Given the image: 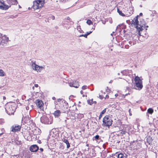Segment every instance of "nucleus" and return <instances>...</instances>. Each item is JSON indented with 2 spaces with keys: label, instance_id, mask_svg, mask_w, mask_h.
Returning <instances> with one entry per match:
<instances>
[{
  "label": "nucleus",
  "instance_id": "f257e3e1",
  "mask_svg": "<svg viewBox=\"0 0 158 158\" xmlns=\"http://www.w3.org/2000/svg\"><path fill=\"white\" fill-rule=\"evenodd\" d=\"M142 23L141 21L139 22L138 20V17H135L131 21L132 24L135 25V27L139 32V36L141 35L140 31L143 30V27H145V22L143 21Z\"/></svg>",
  "mask_w": 158,
  "mask_h": 158
},
{
  "label": "nucleus",
  "instance_id": "f03ea898",
  "mask_svg": "<svg viewBox=\"0 0 158 158\" xmlns=\"http://www.w3.org/2000/svg\"><path fill=\"white\" fill-rule=\"evenodd\" d=\"M31 66L32 69L35 71L37 72H40L41 71L44 69L45 68V66H39L37 65L35 62L31 61Z\"/></svg>",
  "mask_w": 158,
  "mask_h": 158
},
{
  "label": "nucleus",
  "instance_id": "7ed1b4c3",
  "mask_svg": "<svg viewBox=\"0 0 158 158\" xmlns=\"http://www.w3.org/2000/svg\"><path fill=\"white\" fill-rule=\"evenodd\" d=\"M135 85L137 88V89L141 90L143 88V82L142 80L138 76H136L135 78Z\"/></svg>",
  "mask_w": 158,
  "mask_h": 158
},
{
  "label": "nucleus",
  "instance_id": "20e7f679",
  "mask_svg": "<svg viewBox=\"0 0 158 158\" xmlns=\"http://www.w3.org/2000/svg\"><path fill=\"white\" fill-rule=\"evenodd\" d=\"M44 0H38L33 2V8L34 9H37L42 7L44 5Z\"/></svg>",
  "mask_w": 158,
  "mask_h": 158
},
{
  "label": "nucleus",
  "instance_id": "39448f33",
  "mask_svg": "<svg viewBox=\"0 0 158 158\" xmlns=\"http://www.w3.org/2000/svg\"><path fill=\"white\" fill-rule=\"evenodd\" d=\"M41 122L45 124H51L52 123V120L51 119H49L48 117L46 115H43L40 118Z\"/></svg>",
  "mask_w": 158,
  "mask_h": 158
},
{
  "label": "nucleus",
  "instance_id": "423d86ee",
  "mask_svg": "<svg viewBox=\"0 0 158 158\" xmlns=\"http://www.w3.org/2000/svg\"><path fill=\"white\" fill-rule=\"evenodd\" d=\"M104 125L106 126H110L112 124V121L108 115L105 116L103 119Z\"/></svg>",
  "mask_w": 158,
  "mask_h": 158
},
{
  "label": "nucleus",
  "instance_id": "0eeeda50",
  "mask_svg": "<svg viewBox=\"0 0 158 158\" xmlns=\"http://www.w3.org/2000/svg\"><path fill=\"white\" fill-rule=\"evenodd\" d=\"M35 103L36 106L40 110H43L44 103L41 100L37 99L35 101Z\"/></svg>",
  "mask_w": 158,
  "mask_h": 158
},
{
  "label": "nucleus",
  "instance_id": "6e6552de",
  "mask_svg": "<svg viewBox=\"0 0 158 158\" xmlns=\"http://www.w3.org/2000/svg\"><path fill=\"white\" fill-rule=\"evenodd\" d=\"M68 84L70 87L77 88L79 86L78 82L76 81L72 80L70 82L69 81Z\"/></svg>",
  "mask_w": 158,
  "mask_h": 158
},
{
  "label": "nucleus",
  "instance_id": "1a4fd4ad",
  "mask_svg": "<svg viewBox=\"0 0 158 158\" xmlns=\"http://www.w3.org/2000/svg\"><path fill=\"white\" fill-rule=\"evenodd\" d=\"M38 149V147L36 145H33L31 146L30 149L31 152H35L37 151Z\"/></svg>",
  "mask_w": 158,
  "mask_h": 158
},
{
  "label": "nucleus",
  "instance_id": "9d476101",
  "mask_svg": "<svg viewBox=\"0 0 158 158\" xmlns=\"http://www.w3.org/2000/svg\"><path fill=\"white\" fill-rule=\"evenodd\" d=\"M20 126L19 125L13 126L12 127L11 131L13 132H15L20 130Z\"/></svg>",
  "mask_w": 158,
  "mask_h": 158
},
{
  "label": "nucleus",
  "instance_id": "9b49d317",
  "mask_svg": "<svg viewBox=\"0 0 158 158\" xmlns=\"http://www.w3.org/2000/svg\"><path fill=\"white\" fill-rule=\"evenodd\" d=\"M2 6H0V8L3 10H6L9 8L8 5L5 4L3 3V4H2Z\"/></svg>",
  "mask_w": 158,
  "mask_h": 158
},
{
  "label": "nucleus",
  "instance_id": "f8f14e48",
  "mask_svg": "<svg viewBox=\"0 0 158 158\" xmlns=\"http://www.w3.org/2000/svg\"><path fill=\"white\" fill-rule=\"evenodd\" d=\"M40 133H41V131L39 128H37L36 129H35L33 132V133L35 135H36L37 134H39Z\"/></svg>",
  "mask_w": 158,
  "mask_h": 158
},
{
  "label": "nucleus",
  "instance_id": "ddd939ff",
  "mask_svg": "<svg viewBox=\"0 0 158 158\" xmlns=\"http://www.w3.org/2000/svg\"><path fill=\"white\" fill-rule=\"evenodd\" d=\"M60 112L59 110H56L55 111L54 113V115L56 117H59L60 116Z\"/></svg>",
  "mask_w": 158,
  "mask_h": 158
},
{
  "label": "nucleus",
  "instance_id": "4468645a",
  "mask_svg": "<svg viewBox=\"0 0 158 158\" xmlns=\"http://www.w3.org/2000/svg\"><path fill=\"white\" fill-rule=\"evenodd\" d=\"M63 141L66 144L67 148H69L70 147V144H69V142H68V140L66 139H64L63 140Z\"/></svg>",
  "mask_w": 158,
  "mask_h": 158
},
{
  "label": "nucleus",
  "instance_id": "2eb2a0df",
  "mask_svg": "<svg viewBox=\"0 0 158 158\" xmlns=\"http://www.w3.org/2000/svg\"><path fill=\"white\" fill-rule=\"evenodd\" d=\"M6 110H7V111L9 112H10L9 113H8V114H12L13 112V110H11V109L9 108L8 109L7 108V107H6Z\"/></svg>",
  "mask_w": 158,
  "mask_h": 158
},
{
  "label": "nucleus",
  "instance_id": "dca6fc26",
  "mask_svg": "<svg viewBox=\"0 0 158 158\" xmlns=\"http://www.w3.org/2000/svg\"><path fill=\"white\" fill-rule=\"evenodd\" d=\"M148 112L150 114H152L153 112V110L151 108H149L147 110Z\"/></svg>",
  "mask_w": 158,
  "mask_h": 158
},
{
  "label": "nucleus",
  "instance_id": "f3484780",
  "mask_svg": "<svg viewBox=\"0 0 158 158\" xmlns=\"http://www.w3.org/2000/svg\"><path fill=\"white\" fill-rule=\"evenodd\" d=\"M5 75V73L3 71L2 69H0V76H4Z\"/></svg>",
  "mask_w": 158,
  "mask_h": 158
},
{
  "label": "nucleus",
  "instance_id": "a211bd4d",
  "mask_svg": "<svg viewBox=\"0 0 158 158\" xmlns=\"http://www.w3.org/2000/svg\"><path fill=\"white\" fill-rule=\"evenodd\" d=\"M10 2L12 4L16 5L17 3V1L16 0H10Z\"/></svg>",
  "mask_w": 158,
  "mask_h": 158
},
{
  "label": "nucleus",
  "instance_id": "6ab92c4d",
  "mask_svg": "<svg viewBox=\"0 0 158 158\" xmlns=\"http://www.w3.org/2000/svg\"><path fill=\"white\" fill-rule=\"evenodd\" d=\"M128 72V70H123L121 72L124 75H128V73H127Z\"/></svg>",
  "mask_w": 158,
  "mask_h": 158
},
{
  "label": "nucleus",
  "instance_id": "aec40b11",
  "mask_svg": "<svg viewBox=\"0 0 158 158\" xmlns=\"http://www.w3.org/2000/svg\"><path fill=\"white\" fill-rule=\"evenodd\" d=\"M86 23L89 25L93 24V22L90 20H88L86 21Z\"/></svg>",
  "mask_w": 158,
  "mask_h": 158
},
{
  "label": "nucleus",
  "instance_id": "412c9836",
  "mask_svg": "<svg viewBox=\"0 0 158 158\" xmlns=\"http://www.w3.org/2000/svg\"><path fill=\"white\" fill-rule=\"evenodd\" d=\"M124 156L123 154L120 153L118 155V158H123Z\"/></svg>",
  "mask_w": 158,
  "mask_h": 158
},
{
  "label": "nucleus",
  "instance_id": "4be33fe9",
  "mask_svg": "<svg viewBox=\"0 0 158 158\" xmlns=\"http://www.w3.org/2000/svg\"><path fill=\"white\" fill-rule=\"evenodd\" d=\"M87 102H88V103L90 105H92L93 103V99L88 100Z\"/></svg>",
  "mask_w": 158,
  "mask_h": 158
},
{
  "label": "nucleus",
  "instance_id": "5701e85b",
  "mask_svg": "<svg viewBox=\"0 0 158 158\" xmlns=\"http://www.w3.org/2000/svg\"><path fill=\"white\" fill-rule=\"evenodd\" d=\"M118 12L120 15L122 16H124L125 15H124L122 12V11L118 9Z\"/></svg>",
  "mask_w": 158,
  "mask_h": 158
},
{
  "label": "nucleus",
  "instance_id": "b1692460",
  "mask_svg": "<svg viewBox=\"0 0 158 158\" xmlns=\"http://www.w3.org/2000/svg\"><path fill=\"white\" fill-rule=\"evenodd\" d=\"M106 111V109H105L104 110H103L100 113L101 114H102V115L104 114Z\"/></svg>",
  "mask_w": 158,
  "mask_h": 158
},
{
  "label": "nucleus",
  "instance_id": "393cba45",
  "mask_svg": "<svg viewBox=\"0 0 158 158\" xmlns=\"http://www.w3.org/2000/svg\"><path fill=\"white\" fill-rule=\"evenodd\" d=\"M99 136L98 135H96L94 137V138L96 140H97L99 139Z\"/></svg>",
  "mask_w": 158,
  "mask_h": 158
},
{
  "label": "nucleus",
  "instance_id": "a878e982",
  "mask_svg": "<svg viewBox=\"0 0 158 158\" xmlns=\"http://www.w3.org/2000/svg\"><path fill=\"white\" fill-rule=\"evenodd\" d=\"M81 36H84L85 37V38H87V35L85 34H82L80 35V37H81Z\"/></svg>",
  "mask_w": 158,
  "mask_h": 158
},
{
  "label": "nucleus",
  "instance_id": "bb28decb",
  "mask_svg": "<svg viewBox=\"0 0 158 158\" xmlns=\"http://www.w3.org/2000/svg\"><path fill=\"white\" fill-rule=\"evenodd\" d=\"M106 88V91L107 92H110V90L108 88V87H107Z\"/></svg>",
  "mask_w": 158,
  "mask_h": 158
},
{
  "label": "nucleus",
  "instance_id": "cd10ccee",
  "mask_svg": "<svg viewBox=\"0 0 158 158\" xmlns=\"http://www.w3.org/2000/svg\"><path fill=\"white\" fill-rule=\"evenodd\" d=\"M87 88V86H85H85H83L82 87V89H86Z\"/></svg>",
  "mask_w": 158,
  "mask_h": 158
},
{
  "label": "nucleus",
  "instance_id": "c85d7f7f",
  "mask_svg": "<svg viewBox=\"0 0 158 158\" xmlns=\"http://www.w3.org/2000/svg\"><path fill=\"white\" fill-rule=\"evenodd\" d=\"M125 131H121L120 133L122 134H125Z\"/></svg>",
  "mask_w": 158,
  "mask_h": 158
},
{
  "label": "nucleus",
  "instance_id": "c756f323",
  "mask_svg": "<svg viewBox=\"0 0 158 158\" xmlns=\"http://www.w3.org/2000/svg\"><path fill=\"white\" fill-rule=\"evenodd\" d=\"M92 32V31H90L89 32H87V34H86V35H87V36L89 35V34H90Z\"/></svg>",
  "mask_w": 158,
  "mask_h": 158
},
{
  "label": "nucleus",
  "instance_id": "7c9ffc66",
  "mask_svg": "<svg viewBox=\"0 0 158 158\" xmlns=\"http://www.w3.org/2000/svg\"><path fill=\"white\" fill-rule=\"evenodd\" d=\"M35 86L36 88H37L38 87V85L37 84H35Z\"/></svg>",
  "mask_w": 158,
  "mask_h": 158
},
{
  "label": "nucleus",
  "instance_id": "2f4dec72",
  "mask_svg": "<svg viewBox=\"0 0 158 158\" xmlns=\"http://www.w3.org/2000/svg\"><path fill=\"white\" fill-rule=\"evenodd\" d=\"M102 114H100L99 116V118L100 119L102 117Z\"/></svg>",
  "mask_w": 158,
  "mask_h": 158
},
{
  "label": "nucleus",
  "instance_id": "473e14b6",
  "mask_svg": "<svg viewBox=\"0 0 158 158\" xmlns=\"http://www.w3.org/2000/svg\"><path fill=\"white\" fill-rule=\"evenodd\" d=\"M61 100L60 99H57V101L58 102H60L61 101Z\"/></svg>",
  "mask_w": 158,
  "mask_h": 158
},
{
  "label": "nucleus",
  "instance_id": "72a5a7b5",
  "mask_svg": "<svg viewBox=\"0 0 158 158\" xmlns=\"http://www.w3.org/2000/svg\"><path fill=\"white\" fill-rule=\"evenodd\" d=\"M3 123V120L2 119H0V123Z\"/></svg>",
  "mask_w": 158,
  "mask_h": 158
},
{
  "label": "nucleus",
  "instance_id": "f704fd0d",
  "mask_svg": "<svg viewBox=\"0 0 158 158\" xmlns=\"http://www.w3.org/2000/svg\"><path fill=\"white\" fill-rule=\"evenodd\" d=\"M30 117H29L28 116L27 118V120L28 121V120H30Z\"/></svg>",
  "mask_w": 158,
  "mask_h": 158
},
{
  "label": "nucleus",
  "instance_id": "c9c22d12",
  "mask_svg": "<svg viewBox=\"0 0 158 158\" xmlns=\"http://www.w3.org/2000/svg\"><path fill=\"white\" fill-rule=\"evenodd\" d=\"M40 150L42 152L43 151V149L42 148H40Z\"/></svg>",
  "mask_w": 158,
  "mask_h": 158
},
{
  "label": "nucleus",
  "instance_id": "e433bc0d",
  "mask_svg": "<svg viewBox=\"0 0 158 158\" xmlns=\"http://www.w3.org/2000/svg\"><path fill=\"white\" fill-rule=\"evenodd\" d=\"M54 103H55V104L56 105H57V104H58V103H57V101H55V102H54Z\"/></svg>",
  "mask_w": 158,
  "mask_h": 158
},
{
  "label": "nucleus",
  "instance_id": "4c0bfd02",
  "mask_svg": "<svg viewBox=\"0 0 158 158\" xmlns=\"http://www.w3.org/2000/svg\"><path fill=\"white\" fill-rule=\"evenodd\" d=\"M52 99H53V100H55V99H56V98H55V97H53L52 98Z\"/></svg>",
  "mask_w": 158,
  "mask_h": 158
},
{
  "label": "nucleus",
  "instance_id": "58836bf2",
  "mask_svg": "<svg viewBox=\"0 0 158 158\" xmlns=\"http://www.w3.org/2000/svg\"><path fill=\"white\" fill-rule=\"evenodd\" d=\"M3 4V3H2L1 2H0V6H2V4Z\"/></svg>",
  "mask_w": 158,
  "mask_h": 158
},
{
  "label": "nucleus",
  "instance_id": "ea45409f",
  "mask_svg": "<svg viewBox=\"0 0 158 158\" xmlns=\"http://www.w3.org/2000/svg\"><path fill=\"white\" fill-rule=\"evenodd\" d=\"M3 99L4 100H5L6 99V98L5 96L3 97Z\"/></svg>",
  "mask_w": 158,
  "mask_h": 158
},
{
  "label": "nucleus",
  "instance_id": "a19ab883",
  "mask_svg": "<svg viewBox=\"0 0 158 158\" xmlns=\"http://www.w3.org/2000/svg\"><path fill=\"white\" fill-rule=\"evenodd\" d=\"M64 0H59V1L61 2H63Z\"/></svg>",
  "mask_w": 158,
  "mask_h": 158
},
{
  "label": "nucleus",
  "instance_id": "79ce46f5",
  "mask_svg": "<svg viewBox=\"0 0 158 158\" xmlns=\"http://www.w3.org/2000/svg\"><path fill=\"white\" fill-rule=\"evenodd\" d=\"M80 93L81 94H82L83 93V92L82 91H81Z\"/></svg>",
  "mask_w": 158,
  "mask_h": 158
},
{
  "label": "nucleus",
  "instance_id": "37998d69",
  "mask_svg": "<svg viewBox=\"0 0 158 158\" xmlns=\"http://www.w3.org/2000/svg\"><path fill=\"white\" fill-rule=\"evenodd\" d=\"M129 115H130V116H131V115H132V114H131V112H129Z\"/></svg>",
  "mask_w": 158,
  "mask_h": 158
},
{
  "label": "nucleus",
  "instance_id": "c03bdc74",
  "mask_svg": "<svg viewBox=\"0 0 158 158\" xmlns=\"http://www.w3.org/2000/svg\"><path fill=\"white\" fill-rule=\"evenodd\" d=\"M118 96V94H115V96L116 97H117V96Z\"/></svg>",
  "mask_w": 158,
  "mask_h": 158
},
{
  "label": "nucleus",
  "instance_id": "a18cd8bd",
  "mask_svg": "<svg viewBox=\"0 0 158 158\" xmlns=\"http://www.w3.org/2000/svg\"><path fill=\"white\" fill-rule=\"evenodd\" d=\"M29 107H26V109L27 110H28L29 109Z\"/></svg>",
  "mask_w": 158,
  "mask_h": 158
},
{
  "label": "nucleus",
  "instance_id": "49530a36",
  "mask_svg": "<svg viewBox=\"0 0 158 158\" xmlns=\"http://www.w3.org/2000/svg\"><path fill=\"white\" fill-rule=\"evenodd\" d=\"M52 19H54L55 17L54 16H52Z\"/></svg>",
  "mask_w": 158,
  "mask_h": 158
},
{
  "label": "nucleus",
  "instance_id": "de8ad7c7",
  "mask_svg": "<svg viewBox=\"0 0 158 158\" xmlns=\"http://www.w3.org/2000/svg\"><path fill=\"white\" fill-rule=\"evenodd\" d=\"M108 97H109L108 96V95L106 96V98H108Z\"/></svg>",
  "mask_w": 158,
  "mask_h": 158
},
{
  "label": "nucleus",
  "instance_id": "09e8293b",
  "mask_svg": "<svg viewBox=\"0 0 158 158\" xmlns=\"http://www.w3.org/2000/svg\"><path fill=\"white\" fill-rule=\"evenodd\" d=\"M131 109H129V112H131Z\"/></svg>",
  "mask_w": 158,
  "mask_h": 158
},
{
  "label": "nucleus",
  "instance_id": "8fccbe9b",
  "mask_svg": "<svg viewBox=\"0 0 158 158\" xmlns=\"http://www.w3.org/2000/svg\"><path fill=\"white\" fill-rule=\"evenodd\" d=\"M114 33V32H113L111 34H110V35H112H112H113V34Z\"/></svg>",
  "mask_w": 158,
  "mask_h": 158
},
{
  "label": "nucleus",
  "instance_id": "3c124183",
  "mask_svg": "<svg viewBox=\"0 0 158 158\" xmlns=\"http://www.w3.org/2000/svg\"><path fill=\"white\" fill-rule=\"evenodd\" d=\"M32 89H33V90H34V86H33L32 87Z\"/></svg>",
  "mask_w": 158,
  "mask_h": 158
},
{
  "label": "nucleus",
  "instance_id": "603ef678",
  "mask_svg": "<svg viewBox=\"0 0 158 158\" xmlns=\"http://www.w3.org/2000/svg\"><path fill=\"white\" fill-rule=\"evenodd\" d=\"M93 103H94L95 104H96V101H94V102H93Z\"/></svg>",
  "mask_w": 158,
  "mask_h": 158
},
{
  "label": "nucleus",
  "instance_id": "864d4df0",
  "mask_svg": "<svg viewBox=\"0 0 158 158\" xmlns=\"http://www.w3.org/2000/svg\"><path fill=\"white\" fill-rule=\"evenodd\" d=\"M30 106L32 107V108H33L32 106H33L32 105H31Z\"/></svg>",
  "mask_w": 158,
  "mask_h": 158
},
{
  "label": "nucleus",
  "instance_id": "5fc2aeb1",
  "mask_svg": "<svg viewBox=\"0 0 158 158\" xmlns=\"http://www.w3.org/2000/svg\"><path fill=\"white\" fill-rule=\"evenodd\" d=\"M2 135V133L0 134V136Z\"/></svg>",
  "mask_w": 158,
  "mask_h": 158
},
{
  "label": "nucleus",
  "instance_id": "6e6d98bb",
  "mask_svg": "<svg viewBox=\"0 0 158 158\" xmlns=\"http://www.w3.org/2000/svg\"><path fill=\"white\" fill-rule=\"evenodd\" d=\"M142 15V13H140V15Z\"/></svg>",
  "mask_w": 158,
  "mask_h": 158
},
{
  "label": "nucleus",
  "instance_id": "4d7b16f0",
  "mask_svg": "<svg viewBox=\"0 0 158 158\" xmlns=\"http://www.w3.org/2000/svg\"><path fill=\"white\" fill-rule=\"evenodd\" d=\"M19 8H21V7L19 5Z\"/></svg>",
  "mask_w": 158,
  "mask_h": 158
},
{
  "label": "nucleus",
  "instance_id": "13d9d810",
  "mask_svg": "<svg viewBox=\"0 0 158 158\" xmlns=\"http://www.w3.org/2000/svg\"><path fill=\"white\" fill-rule=\"evenodd\" d=\"M118 75H119L120 74H119V73H118Z\"/></svg>",
  "mask_w": 158,
  "mask_h": 158
},
{
  "label": "nucleus",
  "instance_id": "bf43d9fd",
  "mask_svg": "<svg viewBox=\"0 0 158 158\" xmlns=\"http://www.w3.org/2000/svg\"><path fill=\"white\" fill-rule=\"evenodd\" d=\"M123 158H126L125 156H124V157H123Z\"/></svg>",
  "mask_w": 158,
  "mask_h": 158
},
{
  "label": "nucleus",
  "instance_id": "052dcab7",
  "mask_svg": "<svg viewBox=\"0 0 158 158\" xmlns=\"http://www.w3.org/2000/svg\"><path fill=\"white\" fill-rule=\"evenodd\" d=\"M40 141V142H39V143H40V141Z\"/></svg>",
  "mask_w": 158,
  "mask_h": 158
},
{
  "label": "nucleus",
  "instance_id": "680f3d73",
  "mask_svg": "<svg viewBox=\"0 0 158 158\" xmlns=\"http://www.w3.org/2000/svg\"><path fill=\"white\" fill-rule=\"evenodd\" d=\"M40 141V142H39V143H40V141Z\"/></svg>",
  "mask_w": 158,
  "mask_h": 158
},
{
  "label": "nucleus",
  "instance_id": "e2e57ef3",
  "mask_svg": "<svg viewBox=\"0 0 158 158\" xmlns=\"http://www.w3.org/2000/svg\"><path fill=\"white\" fill-rule=\"evenodd\" d=\"M40 141V142H39V143H40V141Z\"/></svg>",
  "mask_w": 158,
  "mask_h": 158
},
{
  "label": "nucleus",
  "instance_id": "0e129e2a",
  "mask_svg": "<svg viewBox=\"0 0 158 158\" xmlns=\"http://www.w3.org/2000/svg\"><path fill=\"white\" fill-rule=\"evenodd\" d=\"M146 27H148V26H147Z\"/></svg>",
  "mask_w": 158,
  "mask_h": 158
},
{
  "label": "nucleus",
  "instance_id": "69168bd1",
  "mask_svg": "<svg viewBox=\"0 0 158 158\" xmlns=\"http://www.w3.org/2000/svg\"><path fill=\"white\" fill-rule=\"evenodd\" d=\"M25 118H24H24H23V119H25Z\"/></svg>",
  "mask_w": 158,
  "mask_h": 158
},
{
  "label": "nucleus",
  "instance_id": "338daca9",
  "mask_svg": "<svg viewBox=\"0 0 158 158\" xmlns=\"http://www.w3.org/2000/svg\"><path fill=\"white\" fill-rule=\"evenodd\" d=\"M38 92H36V93H37Z\"/></svg>",
  "mask_w": 158,
  "mask_h": 158
},
{
  "label": "nucleus",
  "instance_id": "774afa93",
  "mask_svg": "<svg viewBox=\"0 0 158 158\" xmlns=\"http://www.w3.org/2000/svg\"><path fill=\"white\" fill-rule=\"evenodd\" d=\"M157 85H158V83H157Z\"/></svg>",
  "mask_w": 158,
  "mask_h": 158
}]
</instances>
